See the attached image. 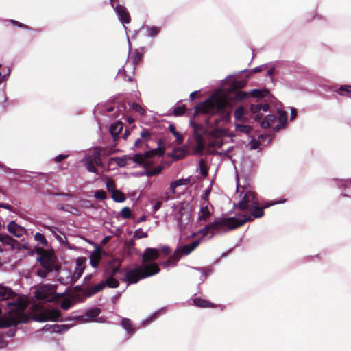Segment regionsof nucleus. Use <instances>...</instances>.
<instances>
[{
  "label": "nucleus",
  "mask_w": 351,
  "mask_h": 351,
  "mask_svg": "<svg viewBox=\"0 0 351 351\" xmlns=\"http://www.w3.org/2000/svg\"><path fill=\"white\" fill-rule=\"evenodd\" d=\"M0 302H5L8 313L0 316V328L16 326L30 320L25 311L28 306L26 299L16 293L11 288L0 285Z\"/></svg>",
  "instance_id": "obj_1"
},
{
  "label": "nucleus",
  "mask_w": 351,
  "mask_h": 351,
  "mask_svg": "<svg viewBox=\"0 0 351 351\" xmlns=\"http://www.w3.org/2000/svg\"><path fill=\"white\" fill-rule=\"evenodd\" d=\"M228 104L226 98L212 95L204 102H201L194 107L193 116L195 117L199 114L210 116L219 114L220 118L215 120V125H217L220 121L228 123L231 119V110L226 109Z\"/></svg>",
  "instance_id": "obj_2"
},
{
  "label": "nucleus",
  "mask_w": 351,
  "mask_h": 351,
  "mask_svg": "<svg viewBox=\"0 0 351 351\" xmlns=\"http://www.w3.org/2000/svg\"><path fill=\"white\" fill-rule=\"evenodd\" d=\"M250 220H251L250 217L241 219L235 217H218L213 222L206 225L195 234H199L203 238L210 234V238H211L215 234H223L241 227Z\"/></svg>",
  "instance_id": "obj_3"
},
{
  "label": "nucleus",
  "mask_w": 351,
  "mask_h": 351,
  "mask_svg": "<svg viewBox=\"0 0 351 351\" xmlns=\"http://www.w3.org/2000/svg\"><path fill=\"white\" fill-rule=\"evenodd\" d=\"M160 269L156 263L136 265L132 269L125 270L123 281L128 284H136L145 279L158 274Z\"/></svg>",
  "instance_id": "obj_4"
},
{
  "label": "nucleus",
  "mask_w": 351,
  "mask_h": 351,
  "mask_svg": "<svg viewBox=\"0 0 351 351\" xmlns=\"http://www.w3.org/2000/svg\"><path fill=\"white\" fill-rule=\"evenodd\" d=\"M42 306L38 304L33 305L30 308L28 315L30 320L37 322L53 321L56 322L62 317V313L58 309H42Z\"/></svg>",
  "instance_id": "obj_5"
},
{
  "label": "nucleus",
  "mask_w": 351,
  "mask_h": 351,
  "mask_svg": "<svg viewBox=\"0 0 351 351\" xmlns=\"http://www.w3.org/2000/svg\"><path fill=\"white\" fill-rule=\"evenodd\" d=\"M165 154V148L158 147L156 149L145 152L144 154L138 153L130 157V160H133L135 163L142 165L145 167L151 165L150 160L154 156H162Z\"/></svg>",
  "instance_id": "obj_6"
},
{
  "label": "nucleus",
  "mask_w": 351,
  "mask_h": 351,
  "mask_svg": "<svg viewBox=\"0 0 351 351\" xmlns=\"http://www.w3.org/2000/svg\"><path fill=\"white\" fill-rule=\"evenodd\" d=\"M36 252L39 255L38 261L42 267L48 271L58 270L59 267L56 265V258L52 252L40 247L36 249Z\"/></svg>",
  "instance_id": "obj_7"
},
{
  "label": "nucleus",
  "mask_w": 351,
  "mask_h": 351,
  "mask_svg": "<svg viewBox=\"0 0 351 351\" xmlns=\"http://www.w3.org/2000/svg\"><path fill=\"white\" fill-rule=\"evenodd\" d=\"M275 203L269 202L265 204L262 207L258 206V202L256 204H252L250 208V215H244L243 219H247L248 217L251 218V220L249 221H253L255 218H260L263 217L265 214L264 208H269V206L274 205Z\"/></svg>",
  "instance_id": "obj_8"
},
{
  "label": "nucleus",
  "mask_w": 351,
  "mask_h": 351,
  "mask_svg": "<svg viewBox=\"0 0 351 351\" xmlns=\"http://www.w3.org/2000/svg\"><path fill=\"white\" fill-rule=\"evenodd\" d=\"M255 198L256 195L253 191L250 190L245 191L242 199L238 204V208L242 211L247 210L250 204L252 206L256 204Z\"/></svg>",
  "instance_id": "obj_9"
},
{
  "label": "nucleus",
  "mask_w": 351,
  "mask_h": 351,
  "mask_svg": "<svg viewBox=\"0 0 351 351\" xmlns=\"http://www.w3.org/2000/svg\"><path fill=\"white\" fill-rule=\"evenodd\" d=\"M142 59H143V55L140 52L136 51L134 53V56H132V64L133 65L130 66V69L132 70L131 74L127 75V73H126L125 67L128 66L127 64L122 69L123 71H121V70L119 71L118 74L123 75L125 77L128 78V81L132 82V76L134 75V71L135 69V66L137 65L138 64H139L141 62Z\"/></svg>",
  "instance_id": "obj_10"
},
{
  "label": "nucleus",
  "mask_w": 351,
  "mask_h": 351,
  "mask_svg": "<svg viewBox=\"0 0 351 351\" xmlns=\"http://www.w3.org/2000/svg\"><path fill=\"white\" fill-rule=\"evenodd\" d=\"M160 256L159 252L156 248L148 247L144 251L142 256V261L143 264H148L147 263L152 262L155 263Z\"/></svg>",
  "instance_id": "obj_11"
},
{
  "label": "nucleus",
  "mask_w": 351,
  "mask_h": 351,
  "mask_svg": "<svg viewBox=\"0 0 351 351\" xmlns=\"http://www.w3.org/2000/svg\"><path fill=\"white\" fill-rule=\"evenodd\" d=\"M119 21L123 24H128L131 21L130 15L127 8L120 4L117 5L114 8Z\"/></svg>",
  "instance_id": "obj_12"
},
{
  "label": "nucleus",
  "mask_w": 351,
  "mask_h": 351,
  "mask_svg": "<svg viewBox=\"0 0 351 351\" xmlns=\"http://www.w3.org/2000/svg\"><path fill=\"white\" fill-rule=\"evenodd\" d=\"M64 296V293H56L51 295L47 293L45 289L37 291L36 298L39 300H45L51 302H57Z\"/></svg>",
  "instance_id": "obj_13"
},
{
  "label": "nucleus",
  "mask_w": 351,
  "mask_h": 351,
  "mask_svg": "<svg viewBox=\"0 0 351 351\" xmlns=\"http://www.w3.org/2000/svg\"><path fill=\"white\" fill-rule=\"evenodd\" d=\"M7 230L10 234L18 238L21 237L25 232V230L23 227L19 226L14 221H10L7 225Z\"/></svg>",
  "instance_id": "obj_14"
},
{
  "label": "nucleus",
  "mask_w": 351,
  "mask_h": 351,
  "mask_svg": "<svg viewBox=\"0 0 351 351\" xmlns=\"http://www.w3.org/2000/svg\"><path fill=\"white\" fill-rule=\"evenodd\" d=\"M106 287L104 281H102L91 287L85 288L83 290V293L87 296L90 297L98 292L102 291Z\"/></svg>",
  "instance_id": "obj_15"
},
{
  "label": "nucleus",
  "mask_w": 351,
  "mask_h": 351,
  "mask_svg": "<svg viewBox=\"0 0 351 351\" xmlns=\"http://www.w3.org/2000/svg\"><path fill=\"white\" fill-rule=\"evenodd\" d=\"M102 250L99 247H97L90 254V263L93 267H97L100 261L102 258L101 256Z\"/></svg>",
  "instance_id": "obj_16"
},
{
  "label": "nucleus",
  "mask_w": 351,
  "mask_h": 351,
  "mask_svg": "<svg viewBox=\"0 0 351 351\" xmlns=\"http://www.w3.org/2000/svg\"><path fill=\"white\" fill-rule=\"evenodd\" d=\"M200 241L199 239H197L189 244L182 246L178 252H180V253H182L184 255H188L191 253L196 247H197Z\"/></svg>",
  "instance_id": "obj_17"
},
{
  "label": "nucleus",
  "mask_w": 351,
  "mask_h": 351,
  "mask_svg": "<svg viewBox=\"0 0 351 351\" xmlns=\"http://www.w3.org/2000/svg\"><path fill=\"white\" fill-rule=\"evenodd\" d=\"M121 325L126 330L127 333L130 335H133L136 331L135 327L134 326L132 322L129 318H122Z\"/></svg>",
  "instance_id": "obj_18"
},
{
  "label": "nucleus",
  "mask_w": 351,
  "mask_h": 351,
  "mask_svg": "<svg viewBox=\"0 0 351 351\" xmlns=\"http://www.w3.org/2000/svg\"><path fill=\"white\" fill-rule=\"evenodd\" d=\"M86 157L88 158H90L91 160L94 162L97 166H103L101 155L99 151H97V147L93 149L91 154L86 156Z\"/></svg>",
  "instance_id": "obj_19"
},
{
  "label": "nucleus",
  "mask_w": 351,
  "mask_h": 351,
  "mask_svg": "<svg viewBox=\"0 0 351 351\" xmlns=\"http://www.w3.org/2000/svg\"><path fill=\"white\" fill-rule=\"evenodd\" d=\"M193 304L199 308H215L216 305L210 302L199 298H195L193 299Z\"/></svg>",
  "instance_id": "obj_20"
},
{
  "label": "nucleus",
  "mask_w": 351,
  "mask_h": 351,
  "mask_svg": "<svg viewBox=\"0 0 351 351\" xmlns=\"http://www.w3.org/2000/svg\"><path fill=\"white\" fill-rule=\"evenodd\" d=\"M0 242L3 243L5 245H10L12 248L14 247L16 243H18V241L14 239L12 237L8 234H2L0 233Z\"/></svg>",
  "instance_id": "obj_21"
},
{
  "label": "nucleus",
  "mask_w": 351,
  "mask_h": 351,
  "mask_svg": "<svg viewBox=\"0 0 351 351\" xmlns=\"http://www.w3.org/2000/svg\"><path fill=\"white\" fill-rule=\"evenodd\" d=\"M211 215L208 205L203 206L200 209L199 221L206 222Z\"/></svg>",
  "instance_id": "obj_22"
},
{
  "label": "nucleus",
  "mask_w": 351,
  "mask_h": 351,
  "mask_svg": "<svg viewBox=\"0 0 351 351\" xmlns=\"http://www.w3.org/2000/svg\"><path fill=\"white\" fill-rule=\"evenodd\" d=\"M130 159V156L125 155L123 157H113L110 158V162H115L119 167H124L127 165V161Z\"/></svg>",
  "instance_id": "obj_23"
},
{
  "label": "nucleus",
  "mask_w": 351,
  "mask_h": 351,
  "mask_svg": "<svg viewBox=\"0 0 351 351\" xmlns=\"http://www.w3.org/2000/svg\"><path fill=\"white\" fill-rule=\"evenodd\" d=\"M84 165L88 171L98 174L97 169L95 167V163L91 160L90 158H88L86 156L84 158Z\"/></svg>",
  "instance_id": "obj_24"
},
{
  "label": "nucleus",
  "mask_w": 351,
  "mask_h": 351,
  "mask_svg": "<svg viewBox=\"0 0 351 351\" xmlns=\"http://www.w3.org/2000/svg\"><path fill=\"white\" fill-rule=\"evenodd\" d=\"M180 258V252H175L174 254L170 256L165 263V266L176 265Z\"/></svg>",
  "instance_id": "obj_25"
},
{
  "label": "nucleus",
  "mask_w": 351,
  "mask_h": 351,
  "mask_svg": "<svg viewBox=\"0 0 351 351\" xmlns=\"http://www.w3.org/2000/svg\"><path fill=\"white\" fill-rule=\"evenodd\" d=\"M276 119V117L274 114L267 115L261 122V125L263 128H268L270 127L271 123L274 122Z\"/></svg>",
  "instance_id": "obj_26"
},
{
  "label": "nucleus",
  "mask_w": 351,
  "mask_h": 351,
  "mask_svg": "<svg viewBox=\"0 0 351 351\" xmlns=\"http://www.w3.org/2000/svg\"><path fill=\"white\" fill-rule=\"evenodd\" d=\"M122 129V123L121 122H116L110 125V132L113 136H116L119 134Z\"/></svg>",
  "instance_id": "obj_27"
},
{
  "label": "nucleus",
  "mask_w": 351,
  "mask_h": 351,
  "mask_svg": "<svg viewBox=\"0 0 351 351\" xmlns=\"http://www.w3.org/2000/svg\"><path fill=\"white\" fill-rule=\"evenodd\" d=\"M278 121L280 123V125H277L276 127V130H278L280 126H285L287 123V113L283 110H278Z\"/></svg>",
  "instance_id": "obj_28"
},
{
  "label": "nucleus",
  "mask_w": 351,
  "mask_h": 351,
  "mask_svg": "<svg viewBox=\"0 0 351 351\" xmlns=\"http://www.w3.org/2000/svg\"><path fill=\"white\" fill-rule=\"evenodd\" d=\"M337 93L341 96H346L351 97V86L350 85H341Z\"/></svg>",
  "instance_id": "obj_29"
},
{
  "label": "nucleus",
  "mask_w": 351,
  "mask_h": 351,
  "mask_svg": "<svg viewBox=\"0 0 351 351\" xmlns=\"http://www.w3.org/2000/svg\"><path fill=\"white\" fill-rule=\"evenodd\" d=\"M104 285L110 288H117L119 286V282L114 277L109 276L104 281Z\"/></svg>",
  "instance_id": "obj_30"
},
{
  "label": "nucleus",
  "mask_w": 351,
  "mask_h": 351,
  "mask_svg": "<svg viewBox=\"0 0 351 351\" xmlns=\"http://www.w3.org/2000/svg\"><path fill=\"white\" fill-rule=\"evenodd\" d=\"M169 130L176 137V141L178 143H182L184 138L182 135L176 130L175 125H173V124L169 125Z\"/></svg>",
  "instance_id": "obj_31"
},
{
  "label": "nucleus",
  "mask_w": 351,
  "mask_h": 351,
  "mask_svg": "<svg viewBox=\"0 0 351 351\" xmlns=\"http://www.w3.org/2000/svg\"><path fill=\"white\" fill-rule=\"evenodd\" d=\"M234 94L232 97V99L235 101H242L248 97V93L244 91L237 90L234 91Z\"/></svg>",
  "instance_id": "obj_32"
},
{
  "label": "nucleus",
  "mask_w": 351,
  "mask_h": 351,
  "mask_svg": "<svg viewBox=\"0 0 351 351\" xmlns=\"http://www.w3.org/2000/svg\"><path fill=\"white\" fill-rule=\"evenodd\" d=\"M47 228L56 237V238L60 242L63 243L64 239H66V237H65L64 234H63L64 237H62L60 234H58V232L61 233V232L58 230V228L54 226H48Z\"/></svg>",
  "instance_id": "obj_33"
},
{
  "label": "nucleus",
  "mask_w": 351,
  "mask_h": 351,
  "mask_svg": "<svg viewBox=\"0 0 351 351\" xmlns=\"http://www.w3.org/2000/svg\"><path fill=\"white\" fill-rule=\"evenodd\" d=\"M112 197L117 202H123L125 200V195L118 190H114Z\"/></svg>",
  "instance_id": "obj_34"
},
{
  "label": "nucleus",
  "mask_w": 351,
  "mask_h": 351,
  "mask_svg": "<svg viewBox=\"0 0 351 351\" xmlns=\"http://www.w3.org/2000/svg\"><path fill=\"white\" fill-rule=\"evenodd\" d=\"M196 141H197V145H196V147H195V153H200L205 148L204 139H203V138L200 135H199L196 138Z\"/></svg>",
  "instance_id": "obj_35"
},
{
  "label": "nucleus",
  "mask_w": 351,
  "mask_h": 351,
  "mask_svg": "<svg viewBox=\"0 0 351 351\" xmlns=\"http://www.w3.org/2000/svg\"><path fill=\"white\" fill-rule=\"evenodd\" d=\"M100 313L101 309L99 308H91L86 312V316L90 319H93L96 318Z\"/></svg>",
  "instance_id": "obj_36"
},
{
  "label": "nucleus",
  "mask_w": 351,
  "mask_h": 351,
  "mask_svg": "<svg viewBox=\"0 0 351 351\" xmlns=\"http://www.w3.org/2000/svg\"><path fill=\"white\" fill-rule=\"evenodd\" d=\"M268 93H269V91H267L266 90H258V89H254L251 91L250 95L252 97H255V98H263V97H265Z\"/></svg>",
  "instance_id": "obj_37"
},
{
  "label": "nucleus",
  "mask_w": 351,
  "mask_h": 351,
  "mask_svg": "<svg viewBox=\"0 0 351 351\" xmlns=\"http://www.w3.org/2000/svg\"><path fill=\"white\" fill-rule=\"evenodd\" d=\"M10 69L3 66L0 64V83L6 80V77L10 75Z\"/></svg>",
  "instance_id": "obj_38"
},
{
  "label": "nucleus",
  "mask_w": 351,
  "mask_h": 351,
  "mask_svg": "<svg viewBox=\"0 0 351 351\" xmlns=\"http://www.w3.org/2000/svg\"><path fill=\"white\" fill-rule=\"evenodd\" d=\"M245 114V110L243 106H238L234 112V117L236 120H241L243 119V117Z\"/></svg>",
  "instance_id": "obj_39"
},
{
  "label": "nucleus",
  "mask_w": 351,
  "mask_h": 351,
  "mask_svg": "<svg viewBox=\"0 0 351 351\" xmlns=\"http://www.w3.org/2000/svg\"><path fill=\"white\" fill-rule=\"evenodd\" d=\"M97 148L101 155V158L107 157L113 153L112 150L108 147H97Z\"/></svg>",
  "instance_id": "obj_40"
},
{
  "label": "nucleus",
  "mask_w": 351,
  "mask_h": 351,
  "mask_svg": "<svg viewBox=\"0 0 351 351\" xmlns=\"http://www.w3.org/2000/svg\"><path fill=\"white\" fill-rule=\"evenodd\" d=\"M199 170L201 175L204 178H206L208 175V170L206 165V162L204 159H201L199 161Z\"/></svg>",
  "instance_id": "obj_41"
},
{
  "label": "nucleus",
  "mask_w": 351,
  "mask_h": 351,
  "mask_svg": "<svg viewBox=\"0 0 351 351\" xmlns=\"http://www.w3.org/2000/svg\"><path fill=\"white\" fill-rule=\"evenodd\" d=\"M252 127L246 125H241V124H237L236 125V130L239 131L241 132L245 133V134H250L252 131Z\"/></svg>",
  "instance_id": "obj_42"
},
{
  "label": "nucleus",
  "mask_w": 351,
  "mask_h": 351,
  "mask_svg": "<svg viewBox=\"0 0 351 351\" xmlns=\"http://www.w3.org/2000/svg\"><path fill=\"white\" fill-rule=\"evenodd\" d=\"M245 85V82H240V81H235L232 83L230 90L231 91H237L240 90L242 88H243Z\"/></svg>",
  "instance_id": "obj_43"
},
{
  "label": "nucleus",
  "mask_w": 351,
  "mask_h": 351,
  "mask_svg": "<svg viewBox=\"0 0 351 351\" xmlns=\"http://www.w3.org/2000/svg\"><path fill=\"white\" fill-rule=\"evenodd\" d=\"M186 111V108L185 105H182L181 106H177L173 109V114L175 116H182Z\"/></svg>",
  "instance_id": "obj_44"
},
{
  "label": "nucleus",
  "mask_w": 351,
  "mask_h": 351,
  "mask_svg": "<svg viewBox=\"0 0 351 351\" xmlns=\"http://www.w3.org/2000/svg\"><path fill=\"white\" fill-rule=\"evenodd\" d=\"M69 329V326L67 325L63 324V325H58L54 324L53 326V332L56 333H61Z\"/></svg>",
  "instance_id": "obj_45"
},
{
  "label": "nucleus",
  "mask_w": 351,
  "mask_h": 351,
  "mask_svg": "<svg viewBox=\"0 0 351 351\" xmlns=\"http://www.w3.org/2000/svg\"><path fill=\"white\" fill-rule=\"evenodd\" d=\"M34 239L36 241L40 242L43 245L46 246L47 245V241L45 239L44 234L40 232L36 233V234L34 235Z\"/></svg>",
  "instance_id": "obj_46"
},
{
  "label": "nucleus",
  "mask_w": 351,
  "mask_h": 351,
  "mask_svg": "<svg viewBox=\"0 0 351 351\" xmlns=\"http://www.w3.org/2000/svg\"><path fill=\"white\" fill-rule=\"evenodd\" d=\"M162 169H163L162 166L158 165V166L153 168L152 169L149 170V171H147V175L149 176H156L162 171Z\"/></svg>",
  "instance_id": "obj_47"
},
{
  "label": "nucleus",
  "mask_w": 351,
  "mask_h": 351,
  "mask_svg": "<svg viewBox=\"0 0 351 351\" xmlns=\"http://www.w3.org/2000/svg\"><path fill=\"white\" fill-rule=\"evenodd\" d=\"M141 138L145 141L147 142L151 139V132L147 129H143L140 134Z\"/></svg>",
  "instance_id": "obj_48"
},
{
  "label": "nucleus",
  "mask_w": 351,
  "mask_h": 351,
  "mask_svg": "<svg viewBox=\"0 0 351 351\" xmlns=\"http://www.w3.org/2000/svg\"><path fill=\"white\" fill-rule=\"evenodd\" d=\"M148 237V234L147 232L143 231L141 228L137 229L134 234V238L140 239L143 238H147Z\"/></svg>",
  "instance_id": "obj_49"
},
{
  "label": "nucleus",
  "mask_w": 351,
  "mask_h": 351,
  "mask_svg": "<svg viewBox=\"0 0 351 351\" xmlns=\"http://www.w3.org/2000/svg\"><path fill=\"white\" fill-rule=\"evenodd\" d=\"M121 215L123 219H130L132 217V211L129 207H124L121 210Z\"/></svg>",
  "instance_id": "obj_50"
},
{
  "label": "nucleus",
  "mask_w": 351,
  "mask_h": 351,
  "mask_svg": "<svg viewBox=\"0 0 351 351\" xmlns=\"http://www.w3.org/2000/svg\"><path fill=\"white\" fill-rule=\"evenodd\" d=\"M132 110L138 112L140 115H144L145 110L137 103H133L132 105Z\"/></svg>",
  "instance_id": "obj_51"
},
{
  "label": "nucleus",
  "mask_w": 351,
  "mask_h": 351,
  "mask_svg": "<svg viewBox=\"0 0 351 351\" xmlns=\"http://www.w3.org/2000/svg\"><path fill=\"white\" fill-rule=\"evenodd\" d=\"M73 304V303L70 299L66 298L61 302V308L66 311L69 310Z\"/></svg>",
  "instance_id": "obj_52"
},
{
  "label": "nucleus",
  "mask_w": 351,
  "mask_h": 351,
  "mask_svg": "<svg viewBox=\"0 0 351 351\" xmlns=\"http://www.w3.org/2000/svg\"><path fill=\"white\" fill-rule=\"evenodd\" d=\"M190 181L189 178L177 180L173 182V186L178 187L181 185H187L190 183Z\"/></svg>",
  "instance_id": "obj_53"
},
{
  "label": "nucleus",
  "mask_w": 351,
  "mask_h": 351,
  "mask_svg": "<svg viewBox=\"0 0 351 351\" xmlns=\"http://www.w3.org/2000/svg\"><path fill=\"white\" fill-rule=\"evenodd\" d=\"M95 197L99 200H104L106 198V193L103 190H97L95 192Z\"/></svg>",
  "instance_id": "obj_54"
},
{
  "label": "nucleus",
  "mask_w": 351,
  "mask_h": 351,
  "mask_svg": "<svg viewBox=\"0 0 351 351\" xmlns=\"http://www.w3.org/2000/svg\"><path fill=\"white\" fill-rule=\"evenodd\" d=\"M159 32L160 28L156 26L151 27L148 30L149 35L152 37L156 36Z\"/></svg>",
  "instance_id": "obj_55"
},
{
  "label": "nucleus",
  "mask_w": 351,
  "mask_h": 351,
  "mask_svg": "<svg viewBox=\"0 0 351 351\" xmlns=\"http://www.w3.org/2000/svg\"><path fill=\"white\" fill-rule=\"evenodd\" d=\"M262 104H252L250 106V111L252 114H256L261 110Z\"/></svg>",
  "instance_id": "obj_56"
},
{
  "label": "nucleus",
  "mask_w": 351,
  "mask_h": 351,
  "mask_svg": "<svg viewBox=\"0 0 351 351\" xmlns=\"http://www.w3.org/2000/svg\"><path fill=\"white\" fill-rule=\"evenodd\" d=\"M115 183L114 182L113 180L112 179H110L107 181L106 182V188L108 189V191H114V190H116L115 189Z\"/></svg>",
  "instance_id": "obj_57"
},
{
  "label": "nucleus",
  "mask_w": 351,
  "mask_h": 351,
  "mask_svg": "<svg viewBox=\"0 0 351 351\" xmlns=\"http://www.w3.org/2000/svg\"><path fill=\"white\" fill-rule=\"evenodd\" d=\"M86 258L84 257L77 258L76 260V267L85 269Z\"/></svg>",
  "instance_id": "obj_58"
},
{
  "label": "nucleus",
  "mask_w": 351,
  "mask_h": 351,
  "mask_svg": "<svg viewBox=\"0 0 351 351\" xmlns=\"http://www.w3.org/2000/svg\"><path fill=\"white\" fill-rule=\"evenodd\" d=\"M84 271V268L76 267L74 271L73 277L75 278L76 279L80 278L82 276Z\"/></svg>",
  "instance_id": "obj_59"
},
{
  "label": "nucleus",
  "mask_w": 351,
  "mask_h": 351,
  "mask_svg": "<svg viewBox=\"0 0 351 351\" xmlns=\"http://www.w3.org/2000/svg\"><path fill=\"white\" fill-rule=\"evenodd\" d=\"M69 156V155H66V154H60L58 156H57L55 158H54V161L56 162V163H59L60 162H62V160H64V159L67 158Z\"/></svg>",
  "instance_id": "obj_60"
},
{
  "label": "nucleus",
  "mask_w": 351,
  "mask_h": 351,
  "mask_svg": "<svg viewBox=\"0 0 351 351\" xmlns=\"http://www.w3.org/2000/svg\"><path fill=\"white\" fill-rule=\"evenodd\" d=\"M50 271H47L46 269H44L43 267L42 269H38L37 274L42 278H45L47 276V274Z\"/></svg>",
  "instance_id": "obj_61"
},
{
  "label": "nucleus",
  "mask_w": 351,
  "mask_h": 351,
  "mask_svg": "<svg viewBox=\"0 0 351 351\" xmlns=\"http://www.w3.org/2000/svg\"><path fill=\"white\" fill-rule=\"evenodd\" d=\"M135 239L136 238H134L133 237L126 242V245L129 249H132L135 246Z\"/></svg>",
  "instance_id": "obj_62"
},
{
  "label": "nucleus",
  "mask_w": 351,
  "mask_h": 351,
  "mask_svg": "<svg viewBox=\"0 0 351 351\" xmlns=\"http://www.w3.org/2000/svg\"><path fill=\"white\" fill-rule=\"evenodd\" d=\"M10 23L12 25H14L15 26H17L19 27H22V28H25V29L28 28V27L26 25H25L23 23H21V22H19V21H15V20H10Z\"/></svg>",
  "instance_id": "obj_63"
},
{
  "label": "nucleus",
  "mask_w": 351,
  "mask_h": 351,
  "mask_svg": "<svg viewBox=\"0 0 351 351\" xmlns=\"http://www.w3.org/2000/svg\"><path fill=\"white\" fill-rule=\"evenodd\" d=\"M120 271V266L112 267V270L110 273V276L114 277V276Z\"/></svg>",
  "instance_id": "obj_64"
}]
</instances>
